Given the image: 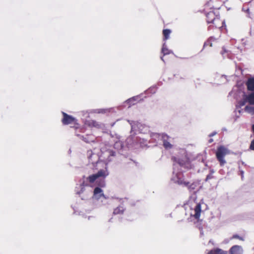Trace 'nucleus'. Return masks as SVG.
Segmentation results:
<instances>
[{
  "mask_svg": "<svg viewBox=\"0 0 254 254\" xmlns=\"http://www.w3.org/2000/svg\"><path fill=\"white\" fill-rule=\"evenodd\" d=\"M228 154H229V150L226 147L222 145L218 147L216 152V157L221 166H224L226 163L224 157Z\"/></svg>",
  "mask_w": 254,
  "mask_h": 254,
  "instance_id": "obj_1",
  "label": "nucleus"
},
{
  "mask_svg": "<svg viewBox=\"0 0 254 254\" xmlns=\"http://www.w3.org/2000/svg\"><path fill=\"white\" fill-rule=\"evenodd\" d=\"M171 160L174 163H177L184 168L190 169L192 168L190 161L186 155L183 156L182 158H177L175 156H172Z\"/></svg>",
  "mask_w": 254,
  "mask_h": 254,
  "instance_id": "obj_2",
  "label": "nucleus"
},
{
  "mask_svg": "<svg viewBox=\"0 0 254 254\" xmlns=\"http://www.w3.org/2000/svg\"><path fill=\"white\" fill-rule=\"evenodd\" d=\"M109 175L107 168L100 170L96 174L89 176L86 180L89 183L92 184L99 178H105Z\"/></svg>",
  "mask_w": 254,
  "mask_h": 254,
  "instance_id": "obj_3",
  "label": "nucleus"
},
{
  "mask_svg": "<svg viewBox=\"0 0 254 254\" xmlns=\"http://www.w3.org/2000/svg\"><path fill=\"white\" fill-rule=\"evenodd\" d=\"M63 118L62 119V122L64 125H67L69 124H74V127L77 128L79 127V124L77 123V120L73 118L72 116L67 114L64 112H63Z\"/></svg>",
  "mask_w": 254,
  "mask_h": 254,
  "instance_id": "obj_4",
  "label": "nucleus"
},
{
  "mask_svg": "<svg viewBox=\"0 0 254 254\" xmlns=\"http://www.w3.org/2000/svg\"><path fill=\"white\" fill-rule=\"evenodd\" d=\"M211 24L212 25L208 27V30H211L215 27L218 29L219 33H221V29L223 27L224 21L217 17Z\"/></svg>",
  "mask_w": 254,
  "mask_h": 254,
  "instance_id": "obj_5",
  "label": "nucleus"
},
{
  "mask_svg": "<svg viewBox=\"0 0 254 254\" xmlns=\"http://www.w3.org/2000/svg\"><path fill=\"white\" fill-rule=\"evenodd\" d=\"M229 253L230 254H243L244 251L242 246L235 245L230 248Z\"/></svg>",
  "mask_w": 254,
  "mask_h": 254,
  "instance_id": "obj_6",
  "label": "nucleus"
},
{
  "mask_svg": "<svg viewBox=\"0 0 254 254\" xmlns=\"http://www.w3.org/2000/svg\"><path fill=\"white\" fill-rule=\"evenodd\" d=\"M93 197L96 199H99L102 197H105L103 190L99 187H96L93 191Z\"/></svg>",
  "mask_w": 254,
  "mask_h": 254,
  "instance_id": "obj_7",
  "label": "nucleus"
},
{
  "mask_svg": "<svg viewBox=\"0 0 254 254\" xmlns=\"http://www.w3.org/2000/svg\"><path fill=\"white\" fill-rule=\"evenodd\" d=\"M85 125L90 127H96L99 128L101 127V124L96 121L89 120L85 122Z\"/></svg>",
  "mask_w": 254,
  "mask_h": 254,
  "instance_id": "obj_8",
  "label": "nucleus"
},
{
  "mask_svg": "<svg viewBox=\"0 0 254 254\" xmlns=\"http://www.w3.org/2000/svg\"><path fill=\"white\" fill-rule=\"evenodd\" d=\"M162 140L163 142V146L166 149H169L172 147V145L168 141L169 136L167 134H163Z\"/></svg>",
  "mask_w": 254,
  "mask_h": 254,
  "instance_id": "obj_9",
  "label": "nucleus"
},
{
  "mask_svg": "<svg viewBox=\"0 0 254 254\" xmlns=\"http://www.w3.org/2000/svg\"><path fill=\"white\" fill-rule=\"evenodd\" d=\"M194 214L193 216L195 219L198 220L199 219L200 213L201 212V207L200 203H197L194 208Z\"/></svg>",
  "mask_w": 254,
  "mask_h": 254,
  "instance_id": "obj_10",
  "label": "nucleus"
},
{
  "mask_svg": "<svg viewBox=\"0 0 254 254\" xmlns=\"http://www.w3.org/2000/svg\"><path fill=\"white\" fill-rule=\"evenodd\" d=\"M246 85L248 91H254V77L248 78L246 83Z\"/></svg>",
  "mask_w": 254,
  "mask_h": 254,
  "instance_id": "obj_11",
  "label": "nucleus"
},
{
  "mask_svg": "<svg viewBox=\"0 0 254 254\" xmlns=\"http://www.w3.org/2000/svg\"><path fill=\"white\" fill-rule=\"evenodd\" d=\"M206 21L208 23H212L217 17L213 11H210L208 12L206 15Z\"/></svg>",
  "mask_w": 254,
  "mask_h": 254,
  "instance_id": "obj_12",
  "label": "nucleus"
},
{
  "mask_svg": "<svg viewBox=\"0 0 254 254\" xmlns=\"http://www.w3.org/2000/svg\"><path fill=\"white\" fill-rule=\"evenodd\" d=\"M207 254H228L226 251H224L220 248H214L209 251Z\"/></svg>",
  "mask_w": 254,
  "mask_h": 254,
  "instance_id": "obj_13",
  "label": "nucleus"
},
{
  "mask_svg": "<svg viewBox=\"0 0 254 254\" xmlns=\"http://www.w3.org/2000/svg\"><path fill=\"white\" fill-rule=\"evenodd\" d=\"M220 37V35L217 38H214L213 37H210L204 44L203 47L205 48L207 46L212 47V42L216 41L218 38Z\"/></svg>",
  "mask_w": 254,
  "mask_h": 254,
  "instance_id": "obj_14",
  "label": "nucleus"
},
{
  "mask_svg": "<svg viewBox=\"0 0 254 254\" xmlns=\"http://www.w3.org/2000/svg\"><path fill=\"white\" fill-rule=\"evenodd\" d=\"M245 99L250 105H254V91L247 95Z\"/></svg>",
  "mask_w": 254,
  "mask_h": 254,
  "instance_id": "obj_15",
  "label": "nucleus"
},
{
  "mask_svg": "<svg viewBox=\"0 0 254 254\" xmlns=\"http://www.w3.org/2000/svg\"><path fill=\"white\" fill-rule=\"evenodd\" d=\"M125 210V209L123 206H119L114 209L113 211L114 215H121L123 214Z\"/></svg>",
  "mask_w": 254,
  "mask_h": 254,
  "instance_id": "obj_16",
  "label": "nucleus"
},
{
  "mask_svg": "<svg viewBox=\"0 0 254 254\" xmlns=\"http://www.w3.org/2000/svg\"><path fill=\"white\" fill-rule=\"evenodd\" d=\"M161 52L163 54V56H164L167 55H169L170 53V51L169 50H168L166 46H165V44L163 45V47L162 48ZM161 60L164 62L163 57H161Z\"/></svg>",
  "mask_w": 254,
  "mask_h": 254,
  "instance_id": "obj_17",
  "label": "nucleus"
},
{
  "mask_svg": "<svg viewBox=\"0 0 254 254\" xmlns=\"http://www.w3.org/2000/svg\"><path fill=\"white\" fill-rule=\"evenodd\" d=\"M171 31L170 29H164L163 30V35L164 37V40H166L169 39V35L170 34Z\"/></svg>",
  "mask_w": 254,
  "mask_h": 254,
  "instance_id": "obj_18",
  "label": "nucleus"
},
{
  "mask_svg": "<svg viewBox=\"0 0 254 254\" xmlns=\"http://www.w3.org/2000/svg\"><path fill=\"white\" fill-rule=\"evenodd\" d=\"M177 183L178 184L180 185H183L184 186H188L190 183L189 182L185 181L184 179L178 178L177 180Z\"/></svg>",
  "mask_w": 254,
  "mask_h": 254,
  "instance_id": "obj_19",
  "label": "nucleus"
},
{
  "mask_svg": "<svg viewBox=\"0 0 254 254\" xmlns=\"http://www.w3.org/2000/svg\"><path fill=\"white\" fill-rule=\"evenodd\" d=\"M197 184L196 183H192L190 184H189L188 186H187L188 188V189L190 190H195L197 188Z\"/></svg>",
  "mask_w": 254,
  "mask_h": 254,
  "instance_id": "obj_20",
  "label": "nucleus"
},
{
  "mask_svg": "<svg viewBox=\"0 0 254 254\" xmlns=\"http://www.w3.org/2000/svg\"><path fill=\"white\" fill-rule=\"evenodd\" d=\"M245 111H246L248 113H252V114H254V107H253L247 106L245 107Z\"/></svg>",
  "mask_w": 254,
  "mask_h": 254,
  "instance_id": "obj_21",
  "label": "nucleus"
},
{
  "mask_svg": "<svg viewBox=\"0 0 254 254\" xmlns=\"http://www.w3.org/2000/svg\"><path fill=\"white\" fill-rule=\"evenodd\" d=\"M213 172L212 171L211 173L207 175L206 178L205 179V181H208V180L213 178Z\"/></svg>",
  "mask_w": 254,
  "mask_h": 254,
  "instance_id": "obj_22",
  "label": "nucleus"
},
{
  "mask_svg": "<svg viewBox=\"0 0 254 254\" xmlns=\"http://www.w3.org/2000/svg\"><path fill=\"white\" fill-rule=\"evenodd\" d=\"M232 238L233 239H239L241 241H244V239L243 237H240L239 236V235H237V234H235V235H234L232 237Z\"/></svg>",
  "mask_w": 254,
  "mask_h": 254,
  "instance_id": "obj_23",
  "label": "nucleus"
},
{
  "mask_svg": "<svg viewBox=\"0 0 254 254\" xmlns=\"http://www.w3.org/2000/svg\"><path fill=\"white\" fill-rule=\"evenodd\" d=\"M250 149L252 150H254V139L252 141L250 146Z\"/></svg>",
  "mask_w": 254,
  "mask_h": 254,
  "instance_id": "obj_24",
  "label": "nucleus"
},
{
  "mask_svg": "<svg viewBox=\"0 0 254 254\" xmlns=\"http://www.w3.org/2000/svg\"><path fill=\"white\" fill-rule=\"evenodd\" d=\"M246 102H247L246 99L245 101H240V106H244L246 103Z\"/></svg>",
  "mask_w": 254,
  "mask_h": 254,
  "instance_id": "obj_25",
  "label": "nucleus"
},
{
  "mask_svg": "<svg viewBox=\"0 0 254 254\" xmlns=\"http://www.w3.org/2000/svg\"><path fill=\"white\" fill-rule=\"evenodd\" d=\"M185 79V76H180L179 77V79L178 80V82L181 81L182 80H184Z\"/></svg>",
  "mask_w": 254,
  "mask_h": 254,
  "instance_id": "obj_26",
  "label": "nucleus"
},
{
  "mask_svg": "<svg viewBox=\"0 0 254 254\" xmlns=\"http://www.w3.org/2000/svg\"><path fill=\"white\" fill-rule=\"evenodd\" d=\"M212 2V0H210L209 2H207V3L205 5V8H206L207 7L210 6L211 5V3Z\"/></svg>",
  "mask_w": 254,
  "mask_h": 254,
  "instance_id": "obj_27",
  "label": "nucleus"
},
{
  "mask_svg": "<svg viewBox=\"0 0 254 254\" xmlns=\"http://www.w3.org/2000/svg\"><path fill=\"white\" fill-rule=\"evenodd\" d=\"M216 132H212V133H210V134L209 135V137H212V136H213V135H215V134H216Z\"/></svg>",
  "mask_w": 254,
  "mask_h": 254,
  "instance_id": "obj_28",
  "label": "nucleus"
},
{
  "mask_svg": "<svg viewBox=\"0 0 254 254\" xmlns=\"http://www.w3.org/2000/svg\"><path fill=\"white\" fill-rule=\"evenodd\" d=\"M105 186V182L104 181H103L101 183V184L100 185V186L101 187H104V186Z\"/></svg>",
  "mask_w": 254,
  "mask_h": 254,
  "instance_id": "obj_29",
  "label": "nucleus"
},
{
  "mask_svg": "<svg viewBox=\"0 0 254 254\" xmlns=\"http://www.w3.org/2000/svg\"><path fill=\"white\" fill-rule=\"evenodd\" d=\"M213 142V139H212V138H210V139H209L208 140V142H209V143H212V142Z\"/></svg>",
  "mask_w": 254,
  "mask_h": 254,
  "instance_id": "obj_30",
  "label": "nucleus"
},
{
  "mask_svg": "<svg viewBox=\"0 0 254 254\" xmlns=\"http://www.w3.org/2000/svg\"><path fill=\"white\" fill-rule=\"evenodd\" d=\"M252 129H253V132L254 133V124L252 126Z\"/></svg>",
  "mask_w": 254,
  "mask_h": 254,
  "instance_id": "obj_31",
  "label": "nucleus"
},
{
  "mask_svg": "<svg viewBox=\"0 0 254 254\" xmlns=\"http://www.w3.org/2000/svg\"><path fill=\"white\" fill-rule=\"evenodd\" d=\"M215 8H216L214 7V6H213V7H211L210 8V9H215Z\"/></svg>",
  "mask_w": 254,
  "mask_h": 254,
  "instance_id": "obj_32",
  "label": "nucleus"
},
{
  "mask_svg": "<svg viewBox=\"0 0 254 254\" xmlns=\"http://www.w3.org/2000/svg\"><path fill=\"white\" fill-rule=\"evenodd\" d=\"M91 157H92V156L91 155V156L89 157V161H90V160H91Z\"/></svg>",
  "mask_w": 254,
  "mask_h": 254,
  "instance_id": "obj_33",
  "label": "nucleus"
},
{
  "mask_svg": "<svg viewBox=\"0 0 254 254\" xmlns=\"http://www.w3.org/2000/svg\"><path fill=\"white\" fill-rule=\"evenodd\" d=\"M84 185L86 186H88L87 184H85Z\"/></svg>",
  "mask_w": 254,
  "mask_h": 254,
  "instance_id": "obj_34",
  "label": "nucleus"
}]
</instances>
